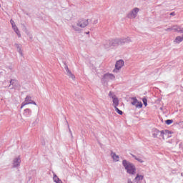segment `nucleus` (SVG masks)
Returning a JSON list of instances; mask_svg holds the SVG:
<instances>
[{
	"mask_svg": "<svg viewBox=\"0 0 183 183\" xmlns=\"http://www.w3.org/2000/svg\"><path fill=\"white\" fill-rule=\"evenodd\" d=\"M76 24V25H72L71 28L74 29V31L79 32V31H81V28L88 26L89 24V19H79Z\"/></svg>",
	"mask_w": 183,
	"mask_h": 183,
	"instance_id": "obj_1",
	"label": "nucleus"
},
{
	"mask_svg": "<svg viewBox=\"0 0 183 183\" xmlns=\"http://www.w3.org/2000/svg\"><path fill=\"white\" fill-rule=\"evenodd\" d=\"M122 165L127 170V174H130L131 175H135L137 168L135 167V165H134V164L124 159L122 161Z\"/></svg>",
	"mask_w": 183,
	"mask_h": 183,
	"instance_id": "obj_2",
	"label": "nucleus"
},
{
	"mask_svg": "<svg viewBox=\"0 0 183 183\" xmlns=\"http://www.w3.org/2000/svg\"><path fill=\"white\" fill-rule=\"evenodd\" d=\"M129 42H132V41L129 37L126 39H110L112 46H118V45H124V44H129Z\"/></svg>",
	"mask_w": 183,
	"mask_h": 183,
	"instance_id": "obj_3",
	"label": "nucleus"
},
{
	"mask_svg": "<svg viewBox=\"0 0 183 183\" xmlns=\"http://www.w3.org/2000/svg\"><path fill=\"white\" fill-rule=\"evenodd\" d=\"M29 104L36 105V102L32 100V97L31 96H26L24 102L21 103V109H22L25 107V105H29Z\"/></svg>",
	"mask_w": 183,
	"mask_h": 183,
	"instance_id": "obj_4",
	"label": "nucleus"
},
{
	"mask_svg": "<svg viewBox=\"0 0 183 183\" xmlns=\"http://www.w3.org/2000/svg\"><path fill=\"white\" fill-rule=\"evenodd\" d=\"M153 138H158V137H161L163 139H165L164 137V132L159 131L158 129H152V131Z\"/></svg>",
	"mask_w": 183,
	"mask_h": 183,
	"instance_id": "obj_5",
	"label": "nucleus"
},
{
	"mask_svg": "<svg viewBox=\"0 0 183 183\" xmlns=\"http://www.w3.org/2000/svg\"><path fill=\"white\" fill-rule=\"evenodd\" d=\"M114 79H115V76L109 73L105 74L102 79V80L104 82H108V81H114Z\"/></svg>",
	"mask_w": 183,
	"mask_h": 183,
	"instance_id": "obj_6",
	"label": "nucleus"
},
{
	"mask_svg": "<svg viewBox=\"0 0 183 183\" xmlns=\"http://www.w3.org/2000/svg\"><path fill=\"white\" fill-rule=\"evenodd\" d=\"M138 12H139V8L136 7L133 9L132 11H131L130 13L128 14V18H129L130 19H134L137 18Z\"/></svg>",
	"mask_w": 183,
	"mask_h": 183,
	"instance_id": "obj_7",
	"label": "nucleus"
},
{
	"mask_svg": "<svg viewBox=\"0 0 183 183\" xmlns=\"http://www.w3.org/2000/svg\"><path fill=\"white\" fill-rule=\"evenodd\" d=\"M124 64H125V62L123 60L117 61L115 64V69L113 72H118L117 71H119L122 66H124Z\"/></svg>",
	"mask_w": 183,
	"mask_h": 183,
	"instance_id": "obj_8",
	"label": "nucleus"
},
{
	"mask_svg": "<svg viewBox=\"0 0 183 183\" xmlns=\"http://www.w3.org/2000/svg\"><path fill=\"white\" fill-rule=\"evenodd\" d=\"M13 168H18L21 165V157H16L13 160Z\"/></svg>",
	"mask_w": 183,
	"mask_h": 183,
	"instance_id": "obj_9",
	"label": "nucleus"
},
{
	"mask_svg": "<svg viewBox=\"0 0 183 183\" xmlns=\"http://www.w3.org/2000/svg\"><path fill=\"white\" fill-rule=\"evenodd\" d=\"M31 115H32V111L31 110V109H24V117H26V118H29Z\"/></svg>",
	"mask_w": 183,
	"mask_h": 183,
	"instance_id": "obj_10",
	"label": "nucleus"
},
{
	"mask_svg": "<svg viewBox=\"0 0 183 183\" xmlns=\"http://www.w3.org/2000/svg\"><path fill=\"white\" fill-rule=\"evenodd\" d=\"M104 46L105 49H108V48H111V46H112L111 45V40H106L104 42Z\"/></svg>",
	"mask_w": 183,
	"mask_h": 183,
	"instance_id": "obj_11",
	"label": "nucleus"
},
{
	"mask_svg": "<svg viewBox=\"0 0 183 183\" xmlns=\"http://www.w3.org/2000/svg\"><path fill=\"white\" fill-rule=\"evenodd\" d=\"M12 29H14V32L18 35L19 38H21V33L19 31V29H18V26H13Z\"/></svg>",
	"mask_w": 183,
	"mask_h": 183,
	"instance_id": "obj_12",
	"label": "nucleus"
},
{
	"mask_svg": "<svg viewBox=\"0 0 183 183\" xmlns=\"http://www.w3.org/2000/svg\"><path fill=\"white\" fill-rule=\"evenodd\" d=\"M66 72L67 75H69V76H71V78L72 79H74L75 78V76L74 74H72V72H71V70H69V69H68V66L66 67Z\"/></svg>",
	"mask_w": 183,
	"mask_h": 183,
	"instance_id": "obj_13",
	"label": "nucleus"
},
{
	"mask_svg": "<svg viewBox=\"0 0 183 183\" xmlns=\"http://www.w3.org/2000/svg\"><path fill=\"white\" fill-rule=\"evenodd\" d=\"M119 105V100L117 97H114L113 99V107L114 108H116V107H118Z\"/></svg>",
	"mask_w": 183,
	"mask_h": 183,
	"instance_id": "obj_14",
	"label": "nucleus"
},
{
	"mask_svg": "<svg viewBox=\"0 0 183 183\" xmlns=\"http://www.w3.org/2000/svg\"><path fill=\"white\" fill-rule=\"evenodd\" d=\"M172 31H174V32H180L181 34V31H182V29H181L178 26H173L172 27Z\"/></svg>",
	"mask_w": 183,
	"mask_h": 183,
	"instance_id": "obj_15",
	"label": "nucleus"
},
{
	"mask_svg": "<svg viewBox=\"0 0 183 183\" xmlns=\"http://www.w3.org/2000/svg\"><path fill=\"white\" fill-rule=\"evenodd\" d=\"M112 157L116 162H118L119 161V156L117 155V154L112 152Z\"/></svg>",
	"mask_w": 183,
	"mask_h": 183,
	"instance_id": "obj_16",
	"label": "nucleus"
},
{
	"mask_svg": "<svg viewBox=\"0 0 183 183\" xmlns=\"http://www.w3.org/2000/svg\"><path fill=\"white\" fill-rule=\"evenodd\" d=\"M143 179H144V176L139 175V174H137V177L134 179V180L137 182H139V181H142Z\"/></svg>",
	"mask_w": 183,
	"mask_h": 183,
	"instance_id": "obj_17",
	"label": "nucleus"
},
{
	"mask_svg": "<svg viewBox=\"0 0 183 183\" xmlns=\"http://www.w3.org/2000/svg\"><path fill=\"white\" fill-rule=\"evenodd\" d=\"M14 46H16V48H17V51L19 52V54H20V55L22 56V50L21 49V44H15Z\"/></svg>",
	"mask_w": 183,
	"mask_h": 183,
	"instance_id": "obj_18",
	"label": "nucleus"
},
{
	"mask_svg": "<svg viewBox=\"0 0 183 183\" xmlns=\"http://www.w3.org/2000/svg\"><path fill=\"white\" fill-rule=\"evenodd\" d=\"M132 105H137V103L138 102V99H137V97H132Z\"/></svg>",
	"mask_w": 183,
	"mask_h": 183,
	"instance_id": "obj_19",
	"label": "nucleus"
},
{
	"mask_svg": "<svg viewBox=\"0 0 183 183\" xmlns=\"http://www.w3.org/2000/svg\"><path fill=\"white\" fill-rule=\"evenodd\" d=\"M131 156L132 157V158H134V159H136V161H138V162H140L141 164H142V162H144V160L137 157V156H135L134 154H131Z\"/></svg>",
	"mask_w": 183,
	"mask_h": 183,
	"instance_id": "obj_20",
	"label": "nucleus"
},
{
	"mask_svg": "<svg viewBox=\"0 0 183 183\" xmlns=\"http://www.w3.org/2000/svg\"><path fill=\"white\" fill-rule=\"evenodd\" d=\"M53 179H54V182H56V183H62V181H61V179H59V178H58L56 175H55V176L53 177Z\"/></svg>",
	"mask_w": 183,
	"mask_h": 183,
	"instance_id": "obj_21",
	"label": "nucleus"
},
{
	"mask_svg": "<svg viewBox=\"0 0 183 183\" xmlns=\"http://www.w3.org/2000/svg\"><path fill=\"white\" fill-rule=\"evenodd\" d=\"M134 107H136V108H142V102L137 101Z\"/></svg>",
	"mask_w": 183,
	"mask_h": 183,
	"instance_id": "obj_22",
	"label": "nucleus"
},
{
	"mask_svg": "<svg viewBox=\"0 0 183 183\" xmlns=\"http://www.w3.org/2000/svg\"><path fill=\"white\" fill-rule=\"evenodd\" d=\"M116 112H117V114H119V115H122L124 114V112H122V111L119 110V109L118 107H114Z\"/></svg>",
	"mask_w": 183,
	"mask_h": 183,
	"instance_id": "obj_23",
	"label": "nucleus"
},
{
	"mask_svg": "<svg viewBox=\"0 0 183 183\" xmlns=\"http://www.w3.org/2000/svg\"><path fill=\"white\" fill-rule=\"evenodd\" d=\"M109 97L110 98H112V99H114V98H117V96H115V94H114V92H109Z\"/></svg>",
	"mask_w": 183,
	"mask_h": 183,
	"instance_id": "obj_24",
	"label": "nucleus"
},
{
	"mask_svg": "<svg viewBox=\"0 0 183 183\" xmlns=\"http://www.w3.org/2000/svg\"><path fill=\"white\" fill-rule=\"evenodd\" d=\"M162 132L164 133V135H169V134H171V132L168 129L162 130Z\"/></svg>",
	"mask_w": 183,
	"mask_h": 183,
	"instance_id": "obj_25",
	"label": "nucleus"
},
{
	"mask_svg": "<svg viewBox=\"0 0 183 183\" xmlns=\"http://www.w3.org/2000/svg\"><path fill=\"white\" fill-rule=\"evenodd\" d=\"M166 124L167 125H171V124H172V122H174V120L173 119H167L166 120Z\"/></svg>",
	"mask_w": 183,
	"mask_h": 183,
	"instance_id": "obj_26",
	"label": "nucleus"
},
{
	"mask_svg": "<svg viewBox=\"0 0 183 183\" xmlns=\"http://www.w3.org/2000/svg\"><path fill=\"white\" fill-rule=\"evenodd\" d=\"M142 101H143V104H144V107H147V105H148L147 98L144 97L142 99Z\"/></svg>",
	"mask_w": 183,
	"mask_h": 183,
	"instance_id": "obj_27",
	"label": "nucleus"
},
{
	"mask_svg": "<svg viewBox=\"0 0 183 183\" xmlns=\"http://www.w3.org/2000/svg\"><path fill=\"white\" fill-rule=\"evenodd\" d=\"M10 24H11V25L12 26V27L16 26V25L15 24V21H14V20H12V19L10 20Z\"/></svg>",
	"mask_w": 183,
	"mask_h": 183,
	"instance_id": "obj_28",
	"label": "nucleus"
},
{
	"mask_svg": "<svg viewBox=\"0 0 183 183\" xmlns=\"http://www.w3.org/2000/svg\"><path fill=\"white\" fill-rule=\"evenodd\" d=\"M15 81H16V80H15V79H11L9 86H11V85H14V82H15Z\"/></svg>",
	"mask_w": 183,
	"mask_h": 183,
	"instance_id": "obj_29",
	"label": "nucleus"
},
{
	"mask_svg": "<svg viewBox=\"0 0 183 183\" xmlns=\"http://www.w3.org/2000/svg\"><path fill=\"white\" fill-rule=\"evenodd\" d=\"M165 31H167V32H170V31H172V27L165 29Z\"/></svg>",
	"mask_w": 183,
	"mask_h": 183,
	"instance_id": "obj_30",
	"label": "nucleus"
},
{
	"mask_svg": "<svg viewBox=\"0 0 183 183\" xmlns=\"http://www.w3.org/2000/svg\"><path fill=\"white\" fill-rule=\"evenodd\" d=\"M98 23V19H96L93 21V24L94 25H97V24Z\"/></svg>",
	"mask_w": 183,
	"mask_h": 183,
	"instance_id": "obj_31",
	"label": "nucleus"
},
{
	"mask_svg": "<svg viewBox=\"0 0 183 183\" xmlns=\"http://www.w3.org/2000/svg\"><path fill=\"white\" fill-rule=\"evenodd\" d=\"M170 15H171L172 16H175V12H172V13H170Z\"/></svg>",
	"mask_w": 183,
	"mask_h": 183,
	"instance_id": "obj_32",
	"label": "nucleus"
},
{
	"mask_svg": "<svg viewBox=\"0 0 183 183\" xmlns=\"http://www.w3.org/2000/svg\"><path fill=\"white\" fill-rule=\"evenodd\" d=\"M86 34H89V32H87Z\"/></svg>",
	"mask_w": 183,
	"mask_h": 183,
	"instance_id": "obj_33",
	"label": "nucleus"
},
{
	"mask_svg": "<svg viewBox=\"0 0 183 183\" xmlns=\"http://www.w3.org/2000/svg\"><path fill=\"white\" fill-rule=\"evenodd\" d=\"M70 132H71V129H69Z\"/></svg>",
	"mask_w": 183,
	"mask_h": 183,
	"instance_id": "obj_34",
	"label": "nucleus"
}]
</instances>
